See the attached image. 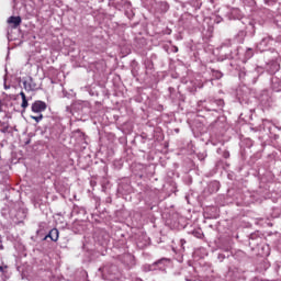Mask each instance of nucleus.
Returning a JSON list of instances; mask_svg holds the SVG:
<instances>
[{
	"label": "nucleus",
	"instance_id": "1",
	"mask_svg": "<svg viewBox=\"0 0 281 281\" xmlns=\"http://www.w3.org/2000/svg\"><path fill=\"white\" fill-rule=\"evenodd\" d=\"M47 109V104L43 101H35L32 105L33 113H43Z\"/></svg>",
	"mask_w": 281,
	"mask_h": 281
},
{
	"label": "nucleus",
	"instance_id": "2",
	"mask_svg": "<svg viewBox=\"0 0 281 281\" xmlns=\"http://www.w3.org/2000/svg\"><path fill=\"white\" fill-rule=\"evenodd\" d=\"M25 91H34L36 89V83H34V80L30 78L29 80H25L23 82Z\"/></svg>",
	"mask_w": 281,
	"mask_h": 281
},
{
	"label": "nucleus",
	"instance_id": "3",
	"mask_svg": "<svg viewBox=\"0 0 281 281\" xmlns=\"http://www.w3.org/2000/svg\"><path fill=\"white\" fill-rule=\"evenodd\" d=\"M8 23L13 24V27H19V25H21V16H11L9 18Z\"/></svg>",
	"mask_w": 281,
	"mask_h": 281
},
{
	"label": "nucleus",
	"instance_id": "4",
	"mask_svg": "<svg viewBox=\"0 0 281 281\" xmlns=\"http://www.w3.org/2000/svg\"><path fill=\"white\" fill-rule=\"evenodd\" d=\"M48 238H50V240L56 243V240H58V229L56 228L52 229L48 234Z\"/></svg>",
	"mask_w": 281,
	"mask_h": 281
},
{
	"label": "nucleus",
	"instance_id": "5",
	"mask_svg": "<svg viewBox=\"0 0 281 281\" xmlns=\"http://www.w3.org/2000/svg\"><path fill=\"white\" fill-rule=\"evenodd\" d=\"M22 109H27L29 104H27V99H22V104H21Z\"/></svg>",
	"mask_w": 281,
	"mask_h": 281
},
{
	"label": "nucleus",
	"instance_id": "6",
	"mask_svg": "<svg viewBox=\"0 0 281 281\" xmlns=\"http://www.w3.org/2000/svg\"><path fill=\"white\" fill-rule=\"evenodd\" d=\"M33 120H35V122H41V120H43V114H40L38 116H32Z\"/></svg>",
	"mask_w": 281,
	"mask_h": 281
},
{
	"label": "nucleus",
	"instance_id": "7",
	"mask_svg": "<svg viewBox=\"0 0 281 281\" xmlns=\"http://www.w3.org/2000/svg\"><path fill=\"white\" fill-rule=\"evenodd\" d=\"M5 269H8V265L0 266V273H5Z\"/></svg>",
	"mask_w": 281,
	"mask_h": 281
},
{
	"label": "nucleus",
	"instance_id": "8",
	"mask_svg": "<svg viewBox=\"0 0 281 281\" xmlns=\"http://www.w3.org/2000/svg\"><path fill=\"white\" fill-rule=\"evenodd\" d=\"M20 95H21L22 100H27V98L25 97V92H20Z\"/></svg>",
	"mask_w": 281,
	"mask_h": 281
},
{
	"label": "nucleus",
	"instance_id": "9",
	"mask_svg": "<svg viewBox=\"0 0 281 281\" xmlns=\"http://www.w3.org/2000/svg\"><path fill=\"white\" fill-rule=\"evenodd\" d=\"M4 89H10V86H8V85L5 83V79H4Z\"/></svg>",
	"mask_w": 281,
	"mask_h": 281
},
{
	"label": "nucleus",
	"instance_id": "10",
	"mask_svg": "<svg viewBox=\"0 0 281 281\" xmlns=\"http://www.w3.org/2000/svg\"><path fill=\"white\" fill-rule=\"evenodd\" d=\"M165 11L168 10V4L164 3Z\"/></svg>",
	"mask_w": 281,
	"mask_h": 281
},
{
	"label": "nucleus",
	"instance_id": "11",
	"mask_svg": "<svg viewBox=\"0 0 281 281\" xmlns=\"http://www.w3.org/2000/svg\"><path fill=\"white\" fill-rule=\"evenodd\" d=\"M0 249H3V246L0 245Z\"/></svg>",
	"mask_w": 281,
	"mask_h": 281
}]
</instances>
